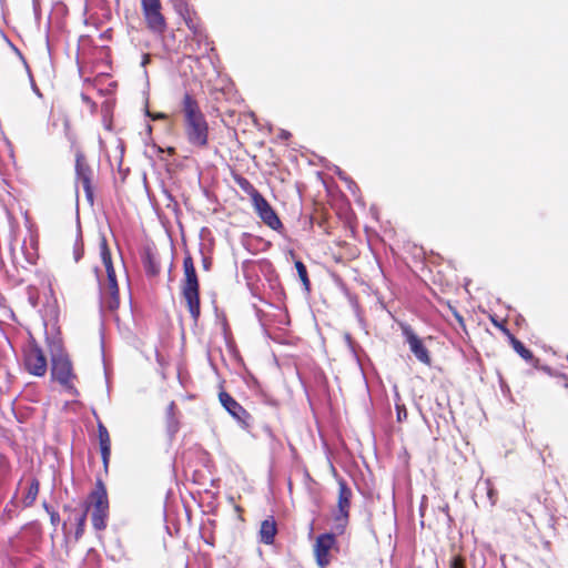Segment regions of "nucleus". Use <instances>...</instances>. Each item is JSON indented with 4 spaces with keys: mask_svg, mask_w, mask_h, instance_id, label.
I'll return each instance as SVG.
<instances>
[{
    "mask_svg": "<svg viewBox=\"0 0 568 568\" xmlns=\"http://www.w3.org/2000/svg\"><path fill=\"white\" fill-rule=\"evenodd\" d=\"M43 508L50 515V511H54L47 503H43Z\"/></svg>",
    "mask_w": 568,
    "mask_h": 568,
    "instance_id": "nucleus-31",
    "label": "nucleus"
},
{
    "mask_svg": "<svg viewBox=\"0 0 568 568\" xmlns=\"http://www.w3.org/2000/svg\"><path fill=\"white\" fill-rule=\"evenodd\" d=\"M39 481L38 479L33 478L29 485L28 491L26 496L23 497V505L24 507H30L34 504L38 494H39Z\"/></svg>",
    "mask_w": 568,
    "mask_h": 568,
    "instance_id": "nucleus-16",
    "label": "nucleus"
},
{
    "mask_svg": "<svg viewBox=\"0 0 568 568\" xmlns=\"http://www.w3.org/2000/svg\"><path fill=\"white\" fill-rule=\"evenodd\" d=\"M210 266H211V261L209 257H203V267L204 270H210Z\"/></svg>",
    "mask_w": 568,
    "mask_h": 568,
    "instance_id": "nucleus-28",
    "label": "nucleus"
},
{
    "mask_svg": "<svg viewBox=\"0 0 568 568\" xmlns=\"http://www.w3.org/2000/svg\"><path fill=\"white\" fill-rule=\"evenodd\" d=\"M87 516H88V507H85L84 510L75 517V521H77L75 539L77 540L80 539L84 532Z\"/></svg>",
    "mask_w": 568,
    "mask_h": 568,
    "instance_id": "nucleus-20",
    "label": "nucleus"
},
{
    "mask_svg": "<svg viewBox=\"0 0 568 568\" xmlns=\"http://www.w3.org/2000/svg\"><path fill=\"white\" fill-rule=\"evenodd\" d=\"M352 490L345 481L338 483L337 511L334 516L335 530L343 532L348 521V510L351 507Z\"/></svg>",
    "mask_w": 568,
    "mask_h": 568,
    "instance_id": "nucleus-6",
    "label": "nucleus"
},
{
    "mask_svg": "<svg viewBox=\"0 0 568 568\" xmlns=\"http://www.w3.org/2000/svg\"><path fill=\"white\" fill-rule=\"evenodd\" d=\"M335 544V537L332 534L320 535L314 545V554L316 562L321 568H325L329 564V550Z\"/></svg>",
    "mask_w": 568,
    "mask_h": 568,
    "instance_id": "nucleus-13",
    "label": "nucleus"
},
{
    "mask_svg": "<svg viewBox=\"0 0 568 568\" xmlns=\"http://www.w3.org/2000/svg\"><path fill=\"white\" fill-rule=\"evenodd\" d=\"M146 131L148 133L152 132V125L150 124V122L146 123Z\"/></svg>",
    "mask_w": 568,
    "mask_h": 568,
    "instance_id": "nucleus-33",
    "label": "nucleus"
},
{
    "mask_svg": "<svg viewBox=\"0 0 568 568\" xmlns=\"http://www.w3.org/2000/svg\"><path fill=\"white\" fill-rule=\"evenodd\" d=\"M75 173H77V181L79 184H81L87 199L89 202H93V190L91 186V174L92 171L90 166L85 163L84 156L82 153H77L75 159Z\"/></svg>",
    "mask_w": 568,
    "mask_h": 568,
    "instance_id": "nucleus-11",
    "label": "nucleus"
},
{
    "mask_svg": "<svg viewBox=\"0 0 568 568\" xmlns=\"http://www.w3.org/2000/svg\"><path fill=\"white\" fill-rule=\"evenodd\" d=\"M184 131L190 144L196 148L206 146L209 125L201 109H185Z\"/></svg>",
    "mask_w": 568,
    "mask_h": 568,
    "instance_id": "nucleus-3",
    "label": "nucleus"
},
{
    "mask_svg": "<svg viewBox=\"0 0 568 568\" xmlns=\"http://www.w3.org/2000/svg\"><path fill=\"white\" fill-rule=\"evenodd\" d=\"M148 61H149V55H145L144 60H143V64L148 63Z\"/></svg>",
    "mask_w": 568,
    "mask_h": 568,
    "instance_id": "nucleus-35",
    "label": "nucleus"
},
{
    "mask_svg": "<svg viewBox=\"0 0 568 568\" xmlns=\"http://www.w3.org/2000/svg\"><path fill=\"white\" fill-rule=\"evenodd\" d=\"M0 306L1 307L6 306V297L1 293H0Z\"/></svg>",
    "mask_w": 568,
    "mask_h": 568,
    "instance_id": "nucleus-30",
    "label": "nucleus"
},
{
    "mask_svg": "<svg viewBox=\"0 0 568 568\" xmlns=\"http://www.w3.org/2000/svg\"><path fill=\"white\" fill-rule=\"evenodd\" d=\"M235 181L239 187L251 197V201L261 194L247 179L239 176Z\"/></svg>",
    "mask_w": 568,
    "mask_h": 568,
    "instance_id": "nucleus-17",
    "label": "nucleus"
},
{
    "mask_svg": "<svg viewBox=\"0 0 568 568\" xmlns=\"http://www.w3.org/2000/svg\"><path fill=\"white\" fill-rule=\"evenodd\" d=\"M291 136V133L286 130H281L278 133V138L282 140H287Z\"/></svg>",
    "mask_w": 568,
    "mask_h": 568,
    "instance_id": "nucleus-27",
    "label": "nucleus"
},
{
    "mask_svg": "<svg viewBox=\"0 0 568 568\" xmlns=\"http://www.w3.org/2000/svg\"><path fill=\"white\" fill-rule=\"evenodd\" d=\"M50 521L52 526L55 528L60 523V515L54 510L50 511Z\"/></svg>",
    "mask_w": 568,
    "mask_h": 568,
    "instance_id": "nucleus-25",
    "label": "nucleus"
},
{
    "mask_svg": "<svg viewBox=\"0 0 568 568\" xmlns=\"http://www.w3.org/2000/svg\"><path fill=\"white\" fill-rule=\"evenodd\" d=\"M52 378L59 382L67 389L73 390L72 386V365L70 359L63 353H55L52 355Z\"/></svg>",
    "mask_w": 568,
    "mask_h": 568,
    "instance_id": "nucleus-5",
    "label": "nucleus"
},
{
    "mask_svg": "<svg viewBox=\"0 0 568 568\" xmlns=\"http://www.w3.org/2000/svg\"><path fill=\"white\" fill-rule=\"evenodd\" d=\"M174 408H175V405H174V403L172 402V403L169 405V407H168V415H169V416H172V415H173Z\"/></svg>",
    "mask_w": 568,
    "mask_h": 568,
    "instance_id": "nucleus-29",
    "label": "nucleus"
},
{
    "mask_svg": "<svg viewBox=\"0 0 568 568\" xmlns=\"http://www.w3.org/2000/svg\"><path fill=\"white\" fill-rule=\"evenodd\" d=\"M24 367L31 375L44 376L48 369L47 358L41 348L29 346L24 353Z\"/></svg>",
    "mask_w": 568,
    "mask_h": 568,
    "instance_id": "nucleus-8",
    "label": "nucleus"
},
{
    "mask_svg": "<svg viewBox=\"0 0 568 568\" xmlns=\"http://www.w3.org/2000/svg\"><path fill=\"white\" fill-rule=\"evenodd\" d=\"M345 338H346L347 343L351 345V343H352V338H351V336L347 334V335L345 336Z\"/></svg>",
    "mask_w": 568,
    "mask_h": 568,
    "instance_id": "nucleus-34",
    "label": "nucleus"
},
{
    "mask_svg": "<svg viewBox=\"0 0 568 568\" xmlns=\"http://www.w3.org/2000/svg\"><path fill=\"white\" fill-rule=\"evenodd\" d=\"M511 345L517 354H519L525 361H532V353L524 346V344L515 337H511Z\"/></svg>",
    "mask_w": 568,
    "mask_h": 568,
    "instance_id": "nucleus-18",
    "label": "nucleus"
},
{
    "mask_svg": "<svg viewBox=\"0 0 568 568\" xmlns=\"http://www.w3.org/2000/svg\"><path fill=\"white\" fill-rule=\"evenodd\" d=\"M403 335L409 345L410 352L423 364H430V356L422 339L414 333L410 326H403Z\"/></svg>",
    "mask_w": 568,
    "mask_h": 568,
    "instance_id": "nucleus-12",
    "label": "nucleus"
},
{
    "mask_svg": "<svg viewBox=\"0 0 568 568\" xmlns=\"http://www.w3.org/2000/svg\"><path fill=\"white\" fill-rule=\"evenodd\" d=\"M221 405L243 427H250L251 415L229 393L221 392L219 395Z\"/></svg>",
    "mask_w": 568,
    "mask_h": 568,
    "instance_id": "nucleus-9",
    "label": "nucleus"
},
{
    "mask_svg": "<svg viewBox=\"0 0 568 568\" xmlns=\"http://www.w3.org/2000/svg\"><path fill=\"white\" fill-rule=\"evenodd\" d=\"M88 510L91 508L92 526L95 530H103L106 527V519L109 516V499L105 486L101 480L95 485V488L89 495Z\"/></svg>",
    "mask_w": 568,
    "mask_h": 568,
    "instance_id": "nucleus-4",
    "label": "nucleus"
},
{
    "mask_svg": "<svg viewBox=\"0 0 568 568\" xmlns=\"http://www.w3.org/2000/svg\"><path fill=\"white\" fill-rule=\"evenodd\" d=\"M396 410H397V420L398 422H403L404 419L407 418V410H406L405 406L396 405Z\"/></svg>",
    "mask_w": 568,
    "mask_h": 568,
    "instance_id": "nucleus-23",
    "label": "nucleus"
},
{
    "mask_svg": "<svg viewBox=\"0 0 568 568\" xmlns=\"http://www.w3.org/2000/svg\"><path fill=\"white\" fill-rule=\"evenodd\" d=\"M487 486H488L487 487V496H488V499H489L491 506H494L497 500V498H496L497 494H496L495 489L489 485V483H487Z\"/></svg>",
    "mask_w": 568,
    "mask_h": 568,
    "instance_id": "nucleus-24",
    "label": "nucleus"
},
{
    "mask_svg": "<svg viewBox=\"0 0 568 568\" xmlns=\"http://www.w3.org/2000/svg\"><path fill=\"white\" fill-rule=\"evenodd\" d=\"M192 104H193V102L191 101V99L186 98L185 106L191 108Z\"/></svg>",
    "mask_w": 568,
    "mask_h": 568,
    "instance_id": "nucleus-32",
    "label": "nucleus"
},
{
    "mask_svg": "<svg viewBox=\"0 0 568 568\" xmlns=\"http://www.w3.org/2000/svg\"><path fill=\"white\" fill-rule=\"evenodd\" d=\"M145 22L153 32L162 33L165 29V20L161 13L160 0H141Z\"/></svg>",
    "mask_w": 568,
    "mask_h": 568,
    "instance_id": "nucleus-7",
    "label": "nucleus"
},
{
    "mask_svg": "<svg viewBox=\"0 0 568 568\" xmlns=\"http://www.w3.org/2000/svg\"><path fill=\"white\" fill-rule=\"evenodd\" d=\"M145 111V115L151 120V121H162V122H165L166 123V120H168V116L165 113H162V112H152L150 108H146L144 109Z\"/></svg>",
    "mask_w": 568,
    "mask_h": 568,
    "instance_id": "nucleus-22",
    "label": "nucleus"
},
{
    "mask_svg": "<svg viewBox=\"0 0 568 568\" xmlns=\"http://www.w3.org/2000/svg\"><path fill=\"white\" fill-rule=\"evenodd\" d=\"M99 443L103 463L106 465L111 454V440L106 427L102 424H98Z\"/></svg>",
    "mask_w": 568,
    "mask_h": 568,
    "instance_id": "nucleus-14",
    "label": "nucleus"
},
{
    "mask_svg": "<svg viewBox=\"0 0 568 568\" xmlns=\"http://www.w3.org/2000/svg\"><path fill=\"white\" fill-rule=\"evenodd\" d=\"M452 568H465L464 560L460 557H455L452 560Z\"/></svg>",
    "mask_w": 568,
    "mask_h": 568,
    "instance_id": "nucleus-26",
    "label": "nucleus"
},
{
    "mask_svg": "<svg viewBox=\"0 0 568 568\" xmlns=\"http://www.w3.org/2000/svg\"><path fill=\"white\" fill-rule=\"evenodd\" d=\"M183 271L184 278L182 282V295L186 302L192 318L196 322L201 314L199 280L193 258L190 255H186L183 260Z\"/></svg>",
    "mask_w": 568,
    "mask_h": 568,
    "instance_id": "nucleus-1",
    "label": "nucleus"
},
{
    "mask_svg": "<svg viewBox=\"0 0 568 568\" xmlns=\"http://www.w3.org/2000/svg\"><path fill=\"white\" fill-rule=\"evenodd\" d=\"M277 532L276 524L273 518H267L262 521L260 529V540L265 545H272L274 542L275 535Z\"/></svg>",
    "mask_w": 568,
    "mask_h": 568,
    "instance_id": "nucleus-15",
    "label": "nucleus"
},
{
    "mask_svg": "<svg viewBox=\"0 0 568 568\" xmlns=\"http://www.w3.org/2000/svg\"><path fill=\"white\" fill-rule=\"evenodd\" d=\"M252 204L260 219L267 226H270L272 230H278L282 227V223L277 214L262 194L255 196V199L252 201Z\"/></svg>",
    "mask_w": 568,
    "mask_h": 568,
    "instance_id": "nucleus-10",
    "label": "nucleus"
},
{
    "mask_svg": "<svg viewBox=\"0 0 568 568\" xmlns=\"http://www.w3.org/2000/svg\"><path fill=\"white\" fill-rule=\"evenodd\" d=\"M101 258L106 272V281L100 282V292L103 304L110 311H114L119 307V287L115 276V271L112 264L111 253L109 251L106 241L103 240L101 243Z\"/></svg>",
    "mask_w": 568,
    "mask_h": 568,
    "instance_id": "nucleus-2",
    "label": "nucleus"
},
{
    "mask_svg": "<svg viewBox=\"0 0 568 568\" xmlns=\"http://www.w3.org/2000/svg\"><path fill=\"white\" fill-rule=\"evenodd\" d=\"M144 267H145L146 274L150 276H155L160 272V264L151 254L146 255L145 261H144Z\"/></svg>",
    "mask_w": 568,
    "mask_h": 568,
    "instance_id": "nucleus-19",
    "label": "nucleus"
},
{
    "mask_svg": "<svg viewBox=\"0 0 568 568\" xmlns=\"http://www.w3.org/2000/svg\"><path fill=\"white\" fill-rule=\"evenodd\" d=\"M295 267H296L298 277L302 281L305 290L308 291L310 290V278H308V275H307L306 266L304 265L303 262L296 261L295 262Z\"/></svg>",
    "mask_w": 568,
    "mask_h": 568,
    "instance_id": "nucleus-21",
    "label": "nucleus"
}]
</instances>
